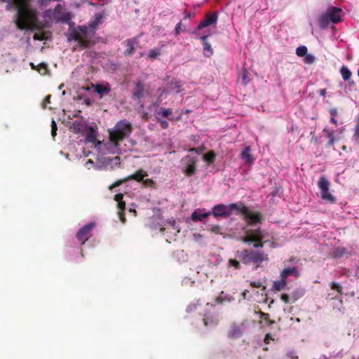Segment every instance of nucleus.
Instances as JSON below:
<instances>
[{"instance_id": "44", "label": "nucleus", "mask_w": 359, "mask_h": 359, "mask_svg": "<svg viewBox=\"0 0 359 359\" xmlns=\"http://www.w3.org/2000/svg\"><path fill=\"white\" fill-rule=\"evenodd\" d=\"M57 128L56 123L54 121V119H53L52 122H51V135L53 137H55V135H57Z\"/></svg>"}, {"instance_id": "15", "label": "nucleus", "mask_w": 359, "mask_h": 359, "mask_svg": "<svg viewBox=\"0 0 359 359\" xmlns=\"http://www.w3.org/2000/svg\"><path fill=\"white\" fill-rule=\"evenodd\" d=\"M144 95V85L142 81H137L135 84V88L133 91V97L135 99L140 100L143 98Z\"/></svg>"}, {"instance_id": "21", "label": "nucleus", "mask_w": 359, "mask_h": 359, "mask_svg": "<svg viewBox=\"0 0 359 359\" xmlns=\"http://www.w3.org/2000/svg\"><path fill=\"white\" fill-rule=\"evenodd\" d=\"M323 131V133H326V135L328 138L327 147L333 146L336 142V138L334 136V130L325 128Z\"/></svg>"}, {"instance_id": "59", "label": "nucleus", "mask_w": 359, "mask_h": 359, "mask_svg": "<svg viewBox=\"0 0 359 359\" xmlns=\"http://www.w3.org/2000/svg\"><path fill=\"white\" fill-rule=\"evenodd\" d=\"M219 231H220V226H212L211 229V231L215 233H219Z\"/></svg>"}, {"instance_id": "31", "label": "nucleus", "mask_w": 359, "mask_h": 359, "mask_svg": "<svg viewBox=\"0 0 359 359\" xmlns=\"http://www.w3.org/2000/svg\"><path fill=\"white\" fill-rule=\"evenodd\" d=\"M203 160L208 163H212L215 160V153L213 151H210L203 156Z\"/></svg>"}, {"instance_id": "52", "label": "nucleus", "mask_w": 359, "mask_h": 359, "mask_svg": "<svg viewBox=\"0 0 359 359\" xmlns=\"http://www.w3.org/2000/svg\"><path fill=\"white\" fill-rule=\"evenodd\" d=\"M34 39V40H38V41H43L44 39H46V38L44 37V35L43 34H35L33 36Z\"/></svg>"}, {"instance_id": "8", "label": "nucleus", "mask_w": 359, "mask_h": 359, "mask_svg": "<svg viewBox=\"0 0 359 359\" xmlns=\"http://www.w3.org/2000/svg\"><path fill=\"white\" fill-rule=\"evenodd\" d=\"M95 226V223H89L81 228L76 233L77 240L83 245L92 236V231Z\"/></svg>"}, {"instance_id": "25", "label": "nucleus", "mask_w": 359, "mask_h": 359, "mask_svg": "<svg viewBox=\"0 0 359 359\" xmlns=\"http://www.w3.org/2000/svg\"><path fill=\"white\" fill-rule=\"evenodd\" d=\"M269 241H264L263 239H260L259 241H254L253 243V247L254 250H259L260 248H262L265 243H268ZM271 247L272 248H275L276 247V243L275 242H270Z\"/></svg>"}, {"instance_id": "46", "label": "nucleus", "mask_w": 359, "mask_h": 359, "mask_svg": "<svg viewBox=\"0 0 359 359\" xmlns=\"http://www.w3.org/2000/svg\"><path fill=\"white\" fill-rule=\"evenodd\" d=\"M101 18H102V15H96L95 19L90 23V27H92L93 28H95L100 22Z\"/></svg>"}, {"instance_id": "30", "label": "nucleus", "mask_w": 359, "mask_h": 359, "mask_svg": "<svg viewBox=\"0 0 359 359\" xmlns=\"http://www.w3.org/2000/svg\"><path fill=\"white\" fill-rule=\"evenodd\" d=\"M201 39L203 41V50L205 54L208 56L211 55L212 54V50L211 48V46L206 41L207 36H203L201 37Z\"/></svg>"}, {"instance_id": "13", "label": "nucleus", "mask_w": 359, "mask_h": 359, "mask_svg": "<svg viewBox=\"0 0 359 359\" xmlns=\"http://www.w3.org/2000/svg\"><path fill=\"white\" fill-rule=\"evenodd\" d=\"M342 9L338 7H332L328 13L329 20L334 24H337L342 20Z\"/></svg>"}, {"instance_id": "42", "label": "nucleus", "mask_w": 359, "mask_h": 359, "mask_svg": "<svg viewBox=\"0 0 359 359\" xmlns=\"http://www.w3.org/2000/svg\"><path fill=\"white\" fill-rule=\"evenodd\" d=\"M2 2H6L7 4L14 3V7L15 8L17 5H19L20 3H25L28 0H0Z\"/></svg>"}, {"instance_id": "29", "label": "nucleus", "mask_w": 359, "mask_h": 359, "mask_svg": "<svg viewBox=\"0 0 359 359\" xmlns=\"http://www.w3.org/2000/svg\"><path fill=\"white\" fill-rule=\"evenodd\" d=\"M347 253V250L344 247H337L334 249L333 256L334 258H341Z\"/></svg>"}, {"instance_id": "7", "label": "nucleus", "mask_w": 359, "mask_h": 359, "mask_svg": "<svg viewBox=\"0 0 359 359\" xmlns=\"http://www.w3.org/2000/svg\"><path fill=\"white\" fill-rule=\"evenodd\" d=\"M330 185V182L326 177H321L319 179L318 186L320 190L322 199L333 203L335 201V198L329 191Z\"/></svg>"}, {"instance_id": "24", "label": "nucleus", "mask_w": 359, "mask_h": 359, "mask_svg": "<svg viewBox=\"0 0 359 359\" xmlns=\"http://www.w3.org/2000/svg\"><path fill=\"white\" fill-rule=\"evenodd\" d=\"M182 83L180 81L175 79L171 80L168 91H175L176 93L180 92Z\"/></svg>"}, {"instance_id": "4", "label": "nucleus", "mask_w": 359, "mask_h": 359, "mask_svg": "<svg viewBox=\"0 0 359 359\" xmlns=\"http://www.w3.org/2000/svg\"><path fill=\"white\" fill-rule=\"evenodd\" d=\"M69 41H76L80 48L85 49L90 46L93 43L88 36V27L85 25H79L77 29H72L68 36Z\"/></svg>"}, {"instance_id": "22", "label": "nucleus", "mask_w": 359, "mask_h": 359, "mask_svg": "<svg viewBox=\"0 0 359 359\" xmlns=\"http://www.w3.org/2000/svg\"><path fill=\"white\" fill-rule=\"evenodd\" d=\"M172 114V111L170 108L161 107L156 111V118H168Z\"/></svg>"}, {"instance_id": "28", "label": "nucleus", "mask_w": 359, "mask_h": 359, "mask_svg": "<svg viewBox=\"0 0 359 359\" xmlns=\"http://www.w3.org/2000/svg\"><path fill=\"white\" fill-rule=\"evenodd\" d=\"M340 73L344 81H349L352 75L351 72L346 66H342L341 67Z\"/></svg>"}, {"instance_id": "16", "label": "nucleus", "mask_w": 359, "mask_h": 359, "mask_svg": "<svg viewBox=\"0 0 359 359\" xmlns=\"http://www.w3.org/2000/svg\"><path fill=\"white\" fill-rule=\"evenodd\" d=\"M217 20V14L216 13H212L206 15L205 19L202 20L198 26V29H201L205 27L210 26L213 23L216 22Z\"/></svg>"}, {"instance_id": "3", "label": "nucleus", "mask_w": 359, "mask_h": 359, "mask_svg": "<svg viewBox=\"0 0 359 359\" xmlns=\"http://www.w3.org/2000/svg\"><path fill=\"white\" fill-rule=\"evenodd\" d=\"M236 257L245 265H253L257 269L269 260V255L261 250L244 249L237 252Z\"/></svg>"}, {"instance_id": "41", "label": "nucleus", "mask_w": 359, "mask_h": 359, "mask_svg": "<svg viewBox=\"0 0 359 359\" xmlns=\"http://www.w3.org/2000/svg\"><path fill=\"white\" fill-rule=\"evenodd\" d=\"M353 138L355 141L359 144V119L358 120L356 126L355 127Z\"/></svg>"}, {"instance_id": "35", "label": "nucleus", "mask_w": 359, "mask_h": 359, "mask_svg": "<svg viewBox=\"0 0 359 359\" xmlns=\"http://www.w3.org/2000/svg\"><path fill=\"white\" fill-rule=\"evenodd\" d=\"M316 60V56L312 54H306L304 57V62L307 65H312Z\"/></svg>"}, {"instance_id": "60", "label": "nucleus", "mask_w": 359, "mask_h": 359, "mask_svg": "<svg viewBox=\"0 0 359 359\" xmlns=\"http://www.w3.org/2000/svg\"><path fill=\"white\" fill-rule=\"evenodd\" d=\"M249 290H245L243 292V294H242V296H243V298L244 299H248V294H249Z\"/></svg>"}, {"instance_id": "62", "label": "nucleus", "mask_w": 359, "mask_h": 359, "mask_svg": "<svg viewBox=\"0 0 359 359\" xmlns=\"http://www.w3.org/2000/svg\"><path fill=\"white\" fill-rule=\"evenodd\" d=\"M330 122H331L332 124L335 125V126H337V125H338V121H337V120L335 118H334V117H330Z\"/></svg>"}, {"instance_id": "49", "label": "nucleus", "mask_w": 359, "mask_h": 359, "mask_svg": "<svg viewBox=\"0 0 359 359\" xmlns=\"http://www.w3.org/2000/svg\"><path fill=\"white\" fill-rule=\"evenodd\" d=\"M280 299L282 301H283L285 303H289L290 300L291 299V296L290 297L287 294H282L280 296Z\"/></svg>"}, {"instance_id": "53", "label": "nucleus", "mask_w": 359, "mask_h": 359, "mask_svg": "<svg viewBox=\"0 0 359 359\" xmlns=\"http://www.w3.org/2000/svg\"><path fill=\"white\" fill-rule=\"evenodd\" d=\"M123 194H116L114 196V200L117 203L123 201Z\"/></svg>"}, {"instance_id": "54", "label": "nucleus", "mask_w": 359, "mask_h": 359, "mask_svg": "<svg viewBox=\"0 0 359 359\" xmlns=\"http://www.w3.org/2000/svg\"><path fill=\"white\" fill-rule=\"evenodd\" d=\"M250 286L252 287L259 288L262 286V283L260 281H252L250 282Z\"/></svg>"}, {"instance_id": "45", "label": "nucleus", "mask_w": 359, "mask_h": 359, "mask_svg": "<svg viewBox=\"0 0 359 359\" xmlns=\"http://www.w3.org/2000/svg\"><path fill=\"white\" fill-rule=\"evenodd\" d=\"M157 121L160 124L162 129H167L168 128V122L165 120H162L161 118L157 117Z\"/></svg>"}, {"instance_id": "36", "label": "nucleus", "mask_w": 359, "mask_h": 359, "mask_svg": "<svg viewBox=\"0 0 359 359\" xmlns=\"http://www.w3.org/2000/svg\"><path fill=\"white\" fill-rule=\"evenodd\" d=\"M160 55H161V51L158 49V50L157 49H151L149 50V53H148V57H149V58H150L151 60L157 58V57Z\"/></svg>"}, {"instance_id": "1", "label": "nucleus", "mask_w": 359, "mask_h": 359, "mask_svg": "<svg viewBox=\"0 0 359 359\" xmlns=\"http://www.w3.org/2000/svg\"><path fill=\"white\" fill-rule=\"evenodd\" d=\"M31 0L25 3H20L15 8L16 13L13 22L18 29L20 30L34 31L42 27L39 22L38 11L30 4Z\"/></svg>"}, {"instance_id": "19", "label": "nucleus", "mask_w": 359, "mask_h": 359, "mask_svg": "<svg viewBox=\"0 0 359 359\" xmlns=\"http://www.w3.org/2000/svg\"><path fill=\"white\" fill-rule=\"evenodd\" d=\"M241 157L243 160L245 161V163L248 164H252L253 163V158L252 154H250V147H246L242 151L241 154Z\"/></svg>"}, {"instance_id": "33", "label": "nucleus", "mask_w": 359, "mask_h": 359, "mask_svg": "<svg viewBox=\"0 0 359 359\" xmlns=\"http://www.w3.org/2000/svg\"><path fill=\"white\" fill-rule=\"evenodd\" d=\"M307 48L305 46H301L297 48L296 54L299 57H304L307 54Z\"/></svg>"}, {"instance_id": "48", "label": "nucleus", "mask_w": 359, "mask_h": 359, "mask_svg": "<svg viewBox=\"0 0 359 359\" xmlns=\"http://www.w3.org/2000/svg\"><path fill=\"white\" fill-rule=\"evenodd\" d=\"M328 111L331 117L335 118L338 115V111L337 108H330Z\"/></svg>"}, {"instance_id": "27", "label": "nucleus", "mask_w": 359, "mask_h": 359, "mask_svg": "<svg viewBox=\"0 0 359 359\" xmlns=\"http://www.w3.org/2000/svg\"><path fill=\"white\" fill-rule=\"evenodd\" d=\"M330 22H331V20H329V15L327 13H325L320 18L319 26L322 29H325L328 27Z\"/></svg>"}, {"instance_id": "34", "label": "nucleus", "mask_w": 359, "mask_h": 359, "mask_svg": "<svg viewBox=\"0 0 359 359\" xmlns=\"http://www.w3.org/2000/svg\"><path fill=\"white\" fill-rule=\"evenodd\" d=\"M260 318H262L263 320L268 323L269 325H273L275 323V321L273 320L270 319V316L269 313H264L262 311L259 312Z\"/></svg>"}, {"instance_id": "6", "label": "nucleus", "mask_w": 359, "mask_h": 359, "mask_svg": "<svg viewBox=\"0 0 359 359\" xmlns=\"http://www.w3.org/2000/svg\"><path fill=\"white\" fill-rule=\"evenodd\" d=\"M184 165L182 168L183 173L187 177H191L196 172L198 158L196 156L187 155L184 158Z\"/></svg>"}, {"instance_id": "63", "label": "nucleus", "mask_w": 359, "mask_h": 359, "mask_svg": "<svg viewBox=\"0 0 359 359\" xmlns=\"http://www.w3.org/2000/svg\"><path fill=\"white\" fill-rule=\"evenodd\" d=\"M168 223L173 228L175 229V220H168Z\"/></svg>"}, {"instance_id": "5", "label": "nucleus", "mask_w": 359, "mask_h": 359, "mask_svg": "<svg viewBox=\"0 0 359 359\" xmlns=\"http://www.w3.org/2000/svg\"><path fill=\"white\" fill-rule=\"evenodd\" d=\"M241 213L243 216V219L246 220L248 226H253L262 222V215L259 212H252L248 207L242 205Z\"/></svg>"}, {"instance_id": "61", "label": "nucleus", "mask_w": 359, "mask_h": 359, "mask_svg": "<svg viewBox=\"0 0 359 359\" xmlns=\"http://www.w3.org/2000/svg\"><path fill=\"white\" fill-rule=\"evenodd\" d=\"M50 0H39V4L41 5V6H45L47 4V3L48 1H50Z\"/></svg>"}, {"instance_id": "2", "label": "nucleus", "mask_w": 359, "mask_h": 359, "mask_svg": "<svg viewBox=\"0 0 359 359\" xmlns=\"http://www.w3.org/2000/svg\"><path fill=\"white\" fill-rule=\"evenodd\" d=\"M132 132V124L126 119H122L116 122L112 128L108 129L109 140L118 149L120 142L129 137Z\"/></svg>"}, {"instance_id": "14", "label": "nucleus", "mask_w": 359, "mask_h": 359, "mask_svg": "<svg viewBox=\"0 0 359 359\" xmlns=\"http://www.w3.org/2000/svg\"><path fill=\"white\" fill-rule=\"evenodd\" d=\"M243 336L241 325L232 324L229 330L228 337L232 339H236Z\"/></svg>"}, {"instance_id": "47", "label": "nucleus", "mask_w": 359, "mask_h": 359, "mask_svg": "<svg viewBox=\"0 0 359 359\" xmlns=\"http://www.w3.org/2000/svg\"><path fill=\"white\" fill-rule=\"evenodd\" d=\"M249 82V79H248V76H247V72L245 70L243 74H242V83L244 84V85H247Z\"/></svg>"}, {"instance_id": "17", "label": "nucleus", "mask_w": 359, "mask_h": 359, "mask_svg": "<svg viewBox=\"0 0 359 359\" xmlns=\"http://www.w3.org/2000/svg\"><path fill=\"white\" fill-rule=\"evenodd\" d=\"M147 175L148 174L147 173V172L144 171L142 169H140L134 174L128 176L127 179L128 181L130 180H134L138 182H141L142 181H143V178Z\"/></svg>"}, {"instance_id": "20", "label": "nucleus", "mask_w": 359, "mask_h": 359, "mask_svg": "<svg viewBox=\"0 0 359 359\" xmlns=\"http://www.w3.org/2000/svg\"><path fill=\"white\" fill-rule=\"evenodd\" d=\"M94 88L95 91L100 95L102 97L104 94H108L110 92V88L108 86H104L102 84L92 85Z\"/></svg>"}, {"instance_id": "40", "label": "nucleus", "mask_w": 359, "mask_h": 359, "mask_svg": "<svg viewBox=\"0 0 359 359\" xmlns=\"http://www.w3.org/2000/svg\"><path fill=\"white\" fill-rule=\"evenodd\" d=\"M229 264L230 266H233L236 269H241V264H240V262L236 260V259H230L229 260Z\"/></svg>"}, {"instance_id": "58", "label": "nucleus", "mask_w": 359, "mask_h": 359, "mask_svg": "<svg viewBox=\"0 0 359 359\" xmlns=\"http://www.w3.org/2000/svg\"><path fill=\"white\" fill-rule=\"evenodd\" d=\"M118 215H119V218H120L121 221L123 223H124L126 222V218H125V215H124L123 211H119L118 212Z\"/></svg>"}, {"instance_id": "10", "label": "nucleus", "mask_w": 359, "mask_h": 359, "mask_svg": "<svg viewBox=\"0 0 359 359\" xmlns=\"http://www.w3.org/2000/svg\"><path fill=\"white\" fill-rule=\"evenodd\" d=\"M97 130L92 126L88 127L85 137V142L93 144L95 147L100 146L102 142L97 139Z\"/></svg>"}, {"instance_id": "12", "label": "nucleus", "mask_w": 359, "mask_h": 359, "mask_svg": "<svg viewBox=\"0 0 359 359\" xmlns=\"http://www.w3.org/2000/svg\"><path fill=\"white\" fill-rule=\"evenodd\" d=\"M138 43L137 37L128 39L123 42V45L126 48L123 52L126 56H132L135 52V46Z\"/></svg>"}, {"instance_id": "39", "label": "nucleus", "mask_w": 359, "mask_h": 359, "mask_svg": "<svg viewBox=\"0 0 359 359\" xmlns=\"http://www.w3.org/2000/svg\"><path fill=\"white\" fill-rule=\"evenodd\" d=\"M203 323L205 326H208V325H216L217 322L213 318H209L207 316H205L203 319Z\"/></svg>"}, {"instance_id": "37", "label": "nucleus", "mask_w": 359, "mask_h": 359, "mask_svg": "<svg viewBox=\"0 0 359 359\" xmlns=\"http://www.w3.org/2000/svg\"><path fill=\"white\" fill-rule=\"evenodd\" d=\"M330 287L332 290H336L339 294H342V286L339 283L332 282Z\"/></svg>"}, {"instance_id": "56", "label": "nucleus", "mask_w": 359, "mask_h": 359, "mask_svg": "<svg viewBox=\"0 0 359 359\" xmlns=\"http://www.w3.org/2000/svg\"><path fill=\"white\" fill-rule=\"evenodd\" d=\"M141 182H142L145 186H151L154 184V181L151 179H143V181Z\"/></svg>"}, {"instance_id": "18", "label": "nucleus", "mask_w": 359, "mask_h": 359, "mask_svg": "<svg viewBox=\"0 0 359 359\" xmlns=\"http://www.w3.org/2000/svg\"><path fill=\"white\" fill-rule=\"evenodd\" d=\"M299 273L296 269V267H289L284 269L281 273H280V278H283V279L287 280V278L290 276H298Z\"/></svg>"}, {"instance_id": "57", "label": "nucleus", "mask_w": 359, "mask_h": 359, "mask_svg": "<svg viewBox=\"0 0 359 359\" xmlns=\"http://www.w3.org/2000/svg\"><path fill=\"white\" fill-rule=\"evenodd\" d=\"M69 19H70V15H69V13H65V14L62 16V22H67L68 20H69Z\"/></svg>"}, {"instance_id": "55", "label": "nucleus", "mask_w": 359, "mask_h": 359, "mask_svg": "<svg viewBox=\"0 0 359 359\" xmlns=\"http://www.w3.org/2000/svg\"><path fill=\"white\" fill-rule=\"evenodd\" d=\"M118 208L120 210V211H124L126 208V203L124 201L118 203Z\"/></svg>"}, {"instance_id": "38", "label": "nucleus", "mask_w": 359, "mask_h": 359, "mask_svg": "<svg viewBox=\"0 0 359 359\" xmlns=\"http://www.w3.org/2000/svg\"><path fill=\"white\" fill-rule=\"evenodd\" d=\"M128 181V179H127V177L123 178V179H121V180H116L114 183H113L112 184H111L109 187V190H112L113 189L117 187H119L120 185H121L123 182H126Z\"/></svg>"}, {"instance_id": "32", "label": "nucleus", "mask_w": 359, "mask_h": 359, "mask_svg": "<svg viewBox=\"0 0 359 359\" xmlns=\"http://www.w3.org/2000/svg\"><path fill=\"white\" fill-rule=\"evenodd\" d=\"M304 295V292L300 290H295L292 292L291 294V299L293 302L298 300L299 298H301Z\"/></svg>"}, {"instance_id": "26", "label": "nucleus", "mask_w": 359, "mask_h": 359, "mask_svg": "<svg viewBox=\"0 0 359 359\" xmlns=\"http://www.w3.org/2000/svg\"><path fill=\"white\" fill-rule=\"evenodd\" d=\"M211 212L201 213L198 211H194L191 215V219L194 221H203L205 218L208 217Z\"/></svg>"}, {"instance_id": "11", "label": "nucleus", "mask_w": 359, "mask_h": 359, "mask_svg": "<svg viewBox=\"0 0 359 359\" xmlns=\"http://www.w3.org/2000/svg\"><path fill=\"white\" fill-rule=\"evenodd\" d=\"M212 214L215 217H227L230 215V212L228 210V207L226 205L224 204H218L212 208Z\"/></svg>"}, {"instance_id": "43", "label": "nucleus", "mask_w": 359, "mask_h": 359, "mask_svg": "<svg viewBox=\"0 0 359 359\" xmlns=\"http://www.w3.org/2000/svg\"><path fill=\"white\" fill-rule=\"evenodd\" d=\"M108 163L110 164H114L116 166H118L120 165V158L118 156H115L113 158H110L108 160Z\"/></svg>"}, {"instance_id": "51", "label": "nucleus", "mask_w": 359, "mask_h": 359, "mask_svg": "<svg viewBox=\"0 0 359 359\" xmlns=\"http://www.w3.org/2000/svg\"><path fill=\"white\" fill-rule=\"evenodd\" d=\"M241 207H242V205L239 206V205H238L237 203H231L229 206V208H230L231 210H236L241 212Z\"/></svg>"}, {"instance_id": "9", "label": "nucleus", "mask_w": 359, "mask_h": 359, "mask_svg": "<svg viewBox=\"0 0 359 359\" xmlns=\"http://www.w3.org/2000/svg\"><path fill=\"white\" fill-rule=\"evenodd\" d=\"M245 233V235L241 238V240L245 243L250 244L254 241H259L260 239L264 238L262 231L260 228L255 230H248Z\"/></svg>"}, {"instance_id": "23", "label": "nucleus", "mask_w": 359, "mask_h": 359, "mask_svg": "<svg viewBox=\"0 0 359 359\" xmlns=\"http://www.w3.org/2000/svg\"><path fill=\"white\" fill-rule=\"evenodd\" d=\"M287 285V280L280 278V280H276L273 282L272 288L276 291H280L283 290Z\"/></svg>"}, {"instance_id": "64", "label": "nucleus", "mask_w": 359, "mask_h": 359, "mask_svg": "<svg viewBox=\"0 0 359 359\" xmlns=\"http://www.w3.org/2000/svg\"><path fill=\"white\" fill-rule=\"evenodd\" d=\"M320 95H322V96H325L326 93H327V90L325 88H323V89H320Z\"/></svg>"}, {"instance_id": "50", "label": "nucleus", "mask_w": 359, "mask_h": 359, "mask_svg": "<svg viewBox=\"0 0 359 359\" xmlns=\"http://www.w3.org/2000/svg\"><path fill=\"white\" fill-rule=\"evenodd\" d=\"M50 98H51L50 95H48L45 97L43 102V108H46L47 107V105L50 103Z\"/></svg>"}]
</instances>
